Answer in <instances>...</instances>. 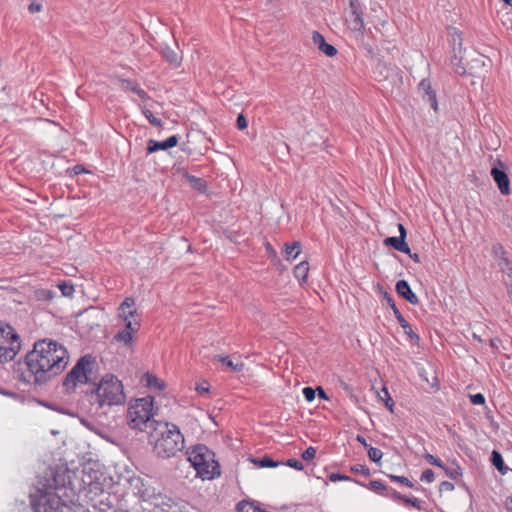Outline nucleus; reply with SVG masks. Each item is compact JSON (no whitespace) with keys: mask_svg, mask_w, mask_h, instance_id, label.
<instances>
[{"mask_svg":"<svg viewBox=\"0 0 512 512\" xmlns=\"http://www.w3.org/2000/svg\"><path fill=\"white\" fill-rule=\"evenodd\" d=\"M302 392L306 401L312 402L315 399L316 390H314L312 387H305L303 388Z\"/></svg>","mask_w":512,"mask_h":512,"instance_id":"47","label":"nucleus"},{"mask_svg":"<svg viewBox=\"0 0 512 512\" xmlns=\"http://www.w3.org/2000/svg\"><path fill=\"white\" fill-rule=\"evenodd\" d=\"M491 253L493 258L496 260L498 267L500 270L508 265L512 264L511 260L508 257V252L505 250L502 244L495 243L492 245Z\"/></svg>","mask_w":512,"mask_h":512,"instance_id":"14","label":"nucleus"},{"mask_svg":"<svg viewBox=\"0 0 512 512\" xmlns=\"http://www.w3.org/2000/svg\"><path fill=\"white\" fill-rule=\"evenodd\" d=\"M88 396L90 403L97 405L96 409L105 405H122L126 400L123 384L114 375L103 378Z\"/></svg>","mask_w":512,"mask_h":512,"instance_id":"5","label":"nucleus"},{"mask_svg":"<svg viewBox=\"0 0 512 512\" xmlns=\"http://www.w3.org/2000/svg\"><path fill=\"white\" fill-rule=\"evenodd\" d=\"M368 488L375 493L385 496L387 486L384 485L380 480H372L368 484Z\"/></svg>","mask_w":512,"mask_h":512,"instance_id":"33","label":"nucleus"},{"mask_svg":"<svg viewBox=\"0 0 512 512\" xmlns=\"http://www.w3.org/2000/svg\"><path fill=\"white\" fill-rule=\"evenodd\" d=\"M450 64L456 74L464 76L468 73L467 68L462 63V57H459L457 53H454V55L451 57Z\"/></svg>","mask_w":512,"mask_h":512,"instance_id":"24","label":"nucleus"},{"mask_svg":"<svg viewBox=\"0 0 512 512\" xmlns=\"http://www.w3.org/2000/svg\"><path fill=\"white\" fill-rule=\"evenodd\" d=\"M68 475L65 471L49 468L45 471L44 476L37 481V493L31 494V506L34 512H58V509L51 505L52 498H57L61 505L68 506L61 499L59 491L66 488Z\"/></svg>","mask_w":512,"mask_h":512,"instance_id":"2","label":"nucleus"},{"mask_svg":"<svg viewBox=\"0 0 512 512\" xmlns=\"http://www.w3.org/2000/svg\"><path fill=\"white\" fill-rule=\"evenodd\" d=\"M178 141H179V137L177 135H172L164 141H157L154 139H150L147 142V148H146L147 154H152L159 150H167V149L173 148V147L177 146Z\"/></svg>","mask_w":512,"mask_h":512,"instance_id":"10","label":"nucleus"},{"mask_svg":"<svg viewBox=\"0 0 512 512\" xmlns=\"http://www.w3.org/2000/svg\"><path fill=\"white\" fill-rule=\"evenodd\" d=\"M383 297H384V299L386 300V302H387V304L389 305V307L392 309V311H393V313H394L395 317L400 316L401 312H400V311H399V309L397 308V306H396V304H395V301H394V299L392 298V296H391L388 292L384 291V292H383Z\"/></svg>","mask_w":512,"mask_h":512,"instance_id":"39","label":"nucleus"},{"mask_svg":"<svg viewBox=\"0 0 512 512\" xmlns=\"http://www.w3.org/2000/svg\"><path fill=\"white\" fill-rule=\"evenodd\" d=\"M443 471L445 472L446 476H448L452 480H456L457 478L462 476V470L460 466L456 464H453L452 466L446 465Z\"/></svg>","mask_w":512,"mask_h":512,"instance_id":"31","label":"nucleus"},{"mask_svg":"<svg viewBox=\"0 0 512 512\" xmlns=\"http://www.w3.org/2000/svg\"><path fill=\"white\" fill-rule=\"evenodd\" d=\"M435 479V475L432 469H426L422 472L420 480L422 482L432 483Z\"/></svg>","mask_w":512,"mask_h":512,"instance_id":"44","label":"nucleus"},{"mask_svg":"<svg viewBox=\"0 0 512 512\" xmlns=\"http://www.w3.org/2000/svg\"><path fill=\"white\" fill-rule=\"evenodd\" d=\"M312 40L314 45L326 56L334 57L337 54V49L333 45L327 43L324 36L320 32L314 31Z\"/></svg>","mask_w":512,"mask_h":512,"instance_id":"13","label":"nucleus"},{"mask_svg":"<svg viewBox=\"0 0 512 512\" xmlns=\"http://www.w3.org/2000/svg\"><path fill=\"white\" fill-rule=\"evenodd\" d=\"M214 360L221 362L232 372H241L244 368L243 362L234 363L229 356L215 355Z\"/></svg>","mask_w":512,"mask_h":512,"instance_id":"18","label":"nucleus"},{"mask_svg":"<svg viewBox=\"0 0 512 512\" xmlns=\"http://www.w3.org/2000/svg\"><path fill=\"white\" fill-rule=\"evenodd\" d=\"M132 339L133 336L129 334V331L121 330L114 335V340L116 342H121L126 346L131 345Z\"/></svg>","mask_w":512,"mask_h":512,"instance_id":"32","label":"nucleus"},{"mask_svg":"<svg viewBox=\"0 0 512 512\" xmlns=\"http://www.w3.org/2000/svg\"><path fill=\"white\" fill-rule=\"evenodd\" d=\"M395 318L397 319L401 328L404 330L405 334L415 343H418L420 341L419 335L412 330L411 325L406 321L404 316L400 314V316H397Z\"/></svg>","mask_w":512,"mask_h":512,"instance_id":"22","label":"nucleus"},{"mask_svg":"<svg viewBox=\"0 0 512 512\" xmlns=\"http://www.w3.org/2000/svg\"><path fill=\"white\" fill-rule=\"evenodd\" d=\"M187 460L191 463L203 480L214 479L220 476V465L215 460V453L210 450L207 446L199 444L196 445L192 450L187 451Z\"/></svg>","mask_w":512,"mask_h":512,"instance_id":"6","label":"nucleus"},{"mask_svg":"<svg viewBox=\"0 0 512 512\" xmlns=\"http://www.w3.org/2000/svg\"><path fill=\"white\" fill-rule=\"evenodd\" d=\"M491 176L496 182L501 194L508 195L510 193V180L507 173L503 169L493 167L491 169Z\"/></svg>","mask_w":512,"mask_h":512,"instance_id":"11","label":"nucleus"},{"mask_svg":"<svg viewBox=\"0 0 512 512\" xmlns=\"http://www.w3.org/2000/svg\"><path fill=\"white\" fill-rule=\"evenodd\" d=\"M143 379L145 380L146 385L150 389L162 391L166 388V384L163 380L159 379L158 377L149 372L144 374Z\"/></svg>","mask_w":512,"mask_h":512,"instance_id":"19","label":"nucleus"},{"mask_svg":"<svg viewBox=\"0 0 512 512\" xmlns=\"http://www.w3.org/2000/svg\"><path fill=\"white\" fill-rule=\"evenodd\" d=\"M349 10L350 14H356L357 17H359V12H363L361 4L358 0L349 1Z\"/></svg>","mask_w":512,"mask_h":512,"instance_id":"43","label":"nucleus"},{"mask_svg":"<svg viewBox=\"0 0 512 512\" xmlns=\"http://www.w3.org/2000/svg\"><path fill=\"white\" fill-rule=\"evenodd\" d=\"M329 480L332 482H336V481H350L352 479H351V477L344 475V474L332 473L329 476Z\"/></svg>","mask_w":512,"mask_h":512,"instance_id":"50","label":"nucleus"},{"mask_svg":"<svg viewBox=\"0 0 512 512\" xmlns=\"http://www.w3.org/2000/svg\"><path fill=\"white\" fill-rule=\"evenodd\" d=\"M480 67H485V61H484V57L482 55H478L476 58L472 59L471 62L469 63V66L467 68V71L469 75H475L476 74V69L477 68H480Z\"/></svg>","mask_w":512,"mask_h":512,"instance_id":"30","label":"nucleus"},{"mask_svg":"<svg viewBox=\"0 0 512 512\" xmlns=\"http://www.w3.org/2000/svg\"><path fill=\"white\" fill-rule=\"evenodd\" d=\"M120 87L123 90L132 91L137 94L141 99L146 100L149 98L148 94L136 82L130 79H120Z\"/></svg>","mask_w":512,"mask_h":512,"instance_id":"16","label":"nucleus"},{"mask_svg":"<svg viewBox=\"0 0 512 512\" xmlns=\"http://www.w3.org/2000/svg\"><path fill=\"white\" fill-rule=\"evenodd\" d=\"M395 289L397 294L410 304L417 305L419 303L417 295L412 291L409 283L406 280L397 281Z\"/></svg>","mask_w":512,"mask_h":512,"instance_id":"12","label":"nucleus"},{"mask_svg":"<svg viewBox=\"0 0 512 512\" xmlns=\"http://www.w3.org/2000/svg\"><path fill=\"white\" fill-rule=\"evenodd\" d=\"M505 508L508 512H512V497H508L505 501Z\"/></svg>","mask_w":512,"mask_h":512,"instance_id":"61","label":"nucleus"},{"mask_svg":"<svg viewBox=\"0 0 512 512\" xmlns=\"http://www.w3.org/2000/svg\"><path fill=\"white\" fill-rule=\"evenodd\" d=\"M455 488L454 484L452 482H449V481H443L440 483L439 485V492L440 493H443V492H451L453 491Z\"/></svg>","mask_w":512,"mask_h":512,"instance_id":"49","label":"nucleus"},{"mask_svg":"<svg viewBox=\"0 0 512 512\" xmlns=\"http://www.w3.org/2000/svg\"><path fill=\"white\" fill-rule=\"evenodd\" d=\"M405 504L412 505L413 507L420 509V500L416 497H405L402 500Z\"/></svg>","mask_w":512,"mask_h":512,"instance_id":"52","label":"nucleus"},{"mask_svg":"<svg viewBox=\"0 0 512 512\" xmlns=\"http://www.w3.org/2000/svg\"><path fill=\"white\" fill-rule=\"evenodd\" d=\"M149 443L157 458L177 457L185 447V439L179 427L169 422H160L150 430Z\"/></svg>","mask_w":512,"mask_h":512,"instance_id":"3","label":"nucleus"},{"mask_svg":"<svg viewBox=\"0 0 512 512\" xmlns=\"http://www.w3.org/2000/svg\"><path fill=\"white\" fill-rule=\"evenodd\" d=\"M316 448L309 446L306 450H304L301 454V457L304 461H311L315 458L316 455Z\"/></svg>","mask_w":512,"mask_h":512,"instance_id":"42","label":"nucleus"},{"mask_svg":"<svg viewBox=\"0 0 512 512\" xmlns=\"http://www.w3.org/2000/svg\"><path fill=\"white\" fill-rule=\"evenodd\" d=\"M398 229H399V234H400L399 237H402L403 240H405L406 236H407V231H406L405 227L402 224H399Z\"/></svg>","mask_w":512,"mask_h":512,"instance_id":"59","label":"nucleus"},{"mask_svg":"<svg viewBox=\"0 0 512 512\" xmlns=\"http://www.w3.org/2000/svg\"><path fill=\"white\" fill-rule=\"evenodd\" d=\"M499 343H500V339L499 338H493V339H491L489 341V345L493 349H498Z\"/></svg>","mask_w":512,"mask_h":512,"instance_id":"58","label":"nucleus"},{"mask_svg":"<svg viewBox=\"0 0 512 512\" xmlns=\"http://www.w3.org/2000/svg\"><path fill=\"white\" fill-rule=\"evenodd\" d=\"M125 322V328L124 331H129V334L133 336L135 332H137L140 328V321L139 320H124Z\"/></svg>","mask_w":512,"mask_h":512,"instance_id":"36","label":"nucleus"},{"mask_svg":"<svg viewBox=\"0 0 512 512\" xmlns=\"http://www.w3.org/2000/svg\"><path fill=\"white\" fill-rule=\"evenodd\" d=\"M309 271V263L307 261H301L294 268V276L301 281H306Z\"/></svg>","mask_w":512,"mask_h":512,"instance_id":"27","label":"nucleus"},{"mask_svg":"<svg viewBox=\"0 0 512 512\" xmlns=\"http://www.w3.org/2000/svg\"><path fill=\"white\" fill-rule=\"evenodd\" d=\"M20 348L19 335L14 328L0 323V363L12 361Z\"/></svg>","mask_w":512,"mask_h":512,"instance_id":"7","label":"nucleus"},{"mask_svg":"<svg viewBox=\"0 0 512 512\" xmlns=\"http://www.w3.org/2000/svg\"><path fill=\"white\" fill-rule=\"evenodd\" d=\"M424 459L431 465H435V464H438V461L440 458H438L430 453H426V454H424Z\"/></svg>","mask_w":512,"mask_h":512,"instance_id":"57","label":"nucleus"},{"mask_svg":"<svg viewBox=\"0 0 512 512\" xmlns=\"http://www.w3.org/2000/svg\"><path fill=\"white\" fill-rule=\"evenodd\" d=\"M385 496L397 501H402L404 499L403 495H401L399 492H397L395 489L391 487H387Z\"/></svg>","mask_w":512,"mask_h":512,"instance_id":"46","label":"nucleus"},{"mask_svg":"<svg viewBox=\"0 0 512 512\" xmlns=\"http://www.w3.org/2000/svg\"><path fill=\"white\" fill-rule=\"evenodd\" d=\"M357 441L363 445L364 448L368 450L369 444L367 443L366 439L362 435H357Z\"/></svg>","mask_w":512,"mask_h":512,"instance_id":"60","label":"nucleus"},{"mask_svg":"<svg viewBox=\"0 0 512 512\" xmlns=\"http://www.w3.org/2000/svg\"><path fill=\"white\" fill-rule=\"evenodd\" d=\"M391 481L401 483L409 488H415L418 489V487H415L414 484L405 476H397L390 474L388 475Z\"/></svg>","mask_w":512,"mask_h":512,"instance_id":"38","label":"nucleus"},{"mask_svg":"<svg viewBox=\"0 0 512 512\" xmlns=\"http://www.w3.org/2000/svg\"><path fill=\"white\" fill-rule=\"evenodd\" d=\"M349 27L353 31L362 32L364 30L363 12H359V17L356 14H350Z\"/></svg>","mask_w":512,"mask_h":512,"instance_id":"26","label":"nucleus"},{"mask_svg":"<svg viewBox=\"0 0 512 512\" xmlns=\"http://www.w3.org/2000/svg\"><path fill=\"white\" fill-rule=\"evenodd\" d=\"M462 34L458 30L454 29L451 33V46L454 53H461L462 50Z\"/></svg>","mask_w":512,"mask_h":512,"instance_id":"28","label":"nucleus"},{"mask_svg":"<svg viewBox=\"0 0 512 512\" xmlns=\"http://www.w3.org/2000/svg\"><path fill=\"white\" fill-rule=\"evenodd\" d=\"M503 273H505L509 278V285L508 287H512V264L508 265L507 267H504L501 269Z\"/></svg>","mask_w":512,"mask_h":512,"instance_id":"55","label":"nucleus"},{"mask_svg":"<svg viewBox=\"0 0 512 512\" xmlns=\"http://www.w3.org/2000/svg\"><path fill=\"white\" fill-rule=\"evenodd\" d=\"M236 125L239 130H244L247 128L248 122L243 114L238 115Z\"/></svg>","mask_w":512,"mask_h":512,"instance_id":"51","label":"nucleus"},{"mask_svg":"<svg viewBox=\"0 0 512 512\" xmlns=\"http://www.w3.org/2000/svg\"><path fill=\"white\" fill-rule=\"evenodd\" d=\"M68 363L69 354L64 345L49 338L38 340L25 356L27 370L22 373L23 380L42 386L61 374Z\"/></svg>","mask_w":512,"mask_h":512,"instance_id":"1","label":"nucleus"},{"mask_svg":"<svg viewBox=\"0 0 512 512\" xmlns=\"http://www.w3.org/2000/svg\"><path fill=\"white\" fill-rule=\"evenodd\" d=\"M470 401L474 405H483L485 404V397L482 393H476L470 395Z\"/></svg>","mask_w":512,"mask_h":512,"instance_id":"48","label":"nucleus"},{"mask_svg":"<svg viewBox=\"0 0 512 512\" xmlns=\"http://www.w3.org/2000/svg\"><path fill=\"white\" fill-rule=\"evenodd\" d=\"M367 452H368L369 459L375 463H378L383 456V453L380 449L372 447V446H369Z\"/></svg>","mask_w":512,"mask_h":512,"instance_id":"37","label":"nucleus"},{"mask_svg":"<svg viewBox=\"0 0 512 512\" xmlns=\"http://www.w3.org/2000/svg\"><path fill=\"white\" fill-rule=\"evenodd\" d=\"M135 316H137V310L133 307V308L129 309L128 314H127V319L132 320Z\"/></svg>","mask_w":512,"mask_h":512,"instance_id":"62","label":"nucleus"},{"mask_svg":"<svg viewBox=\"0 0 512 512\" xmlns=\"http://www.w3.org/2000/svg\"><path fill=\"white\" fill-rule=\"evenodd\" d=\"M195 389L199 394L207 393L209 392V384L207 382H202L198 384Z\"/></svg>","mask_w":512,"mask_h":512,"instance_id":"54","label":"nucleus"},{"mask_svg":"<svg viewBox=\"0 0 512 512\" xmlns=\"http://www.w3.org/2000/svg\"><path fill=\"white\" fill-rule=\"evenodd\" d=\"M418 94L421 99L428 103L429 106L435 111H438V101L436 90L432 87L431 81L428 78H424L420 81L417 87Z\"/></svg>","mask_w":512,"mask_h":512,"instance_id":"9","label":"nucleus"},{"mask_svg":"<svg viewBox=\"0 0 512 512\" xmlns=\"http://www.w3.org/2000/svg\"><path fill=\"white\" fill-rule=\"evenodd\" d=\"M160 53L162 57L173 67H179L181 65V58L178 53L171 47L164 45L161 47Z\"/></svg>","mask_w":512,"mask_h":512,"instance_id":"17","label":"nucleus"},{"mask_svg":"<svg viewBox=\"0 0 512 512\" xmlns=\"http://www.w3.org/2000/svg\"><path fill=\"white\" fill-rule=\"evenodd\" d=\"M378 397L381 401H383L385 403V406L386 408L391 412L393 413V407H394V401L393 399L391 398L389 392H388V389L383 386L381 391L378 392Z\"/></svg>","mask_w":512,"mask_h":512,"instance_id":"29","label":"nucleus"},{"mask_svg":"<svg viewBox=\"0 0 512 512\" xmlns=\"http://www.w3.org/2000/svg\"><path fill=\"white\" fill-rule=\"evenodd\" d=\"M154 397L146 396L130 403L127 410V423L131 429L149 434L156 424L160 423L153 419Z\"/></svg>","mask_w":512,"mask_h":512,"instance_id":"4","label":"nucleus"},{"mask_svg":"<svg viewBox=\"0 0 512 512\" xmlns=\"http://www.w3.org/2000/svg\"><path fill=\"white\" fill-rule=\"evenodd\" d=\"M135 306V300L132 297H126L118 308V316L123 320L127 319L129 309Z\"/></svg>","mask_w":512,"mask_h":512,"instance_id":"25","label":"nucleus"},{"mask_svg":"<svg viewBox=\"0 0 512 512\" xmlns=\"http://www.w3.org/2000/svg\"><path fill=\"white\" fill-rule=\"evenodd\" d=\"M316 391H318V395L321 399H326V400L328 399L325 391L323 390V388L321 386H319Z\"/></svg>","mask_w":512,"mask_h":512,"instance_id":"64","label":"nucleus"},{"mask_svg":"<svg viewBox=\"0 0 512 512\" xmlns=\"http://www.w3.org/2000/svg\"><path fill=\"white\" fill-rule=\"evenodd\" d=\"M58 287L61 290L63 296H72L75 291L74 286L67 282L60 283Z\"/></svg>","mask_w":512,"mask_h":512,"instance_id":"41","label":"nucleus"},{"mask_svg":"<svg viewBox=\"0 0 512 512\" xmlns=\"http://www.w3.org/2000/svg\"><path fill=\"white\" fill-rule=\"evenodd\" d=\"M384 245L392 247L399 252L410 254V247L406 243V240H403L402 237H387L384 239Z\"/></svg>","mask_w":512,"mask_h":512,"instance_id":"15","label":"nucleus"},{"mask_svg":"<svg viewBox=\"0 0 512 512\" xmlns=\"http://www.w3.org/2000/svg\"><path fill=\"white\" fill-rule=\"evenodd\" d=\"M90 356L81 357L73 368L63 378V387L67 392L73 391L78 383H86L88 381V370L86 365L91 363Z\"/></svg>","mask_w":512,"mask_h":512,"instance_id":"8","label":"nucleus"},{"mask_svg":"<svg viewBox=\"0 0 512 512\" xmlns=\"http://www.w3.org/2000/svg\"><path fill=\"white\" fill-rule=\"evenodd\" d=\"M142 113L151 125H153L155 127L162 126V124H163L162 120L160 118L155 117L149 109L143 108Z\"/></svg>","mask_w":512,"mask_h":512,"instance_id":"35","label":"nucleus"},{"mask_svg":"<svg viewBox=\"0 0 512 512\" xmlns=\"http://www.w3.org/2000/svg\"><path fill=\"white\" fill-rule=\"evenodd\" d=\"M492 465L502 474L505 475L509 468L505 465L501 453L497 450H493L490 456Z\"/></svg>","mask_w":512,"mask_h":512,"instance_id":"21","label":"nucleus"},{"mask_svg":"<svg viewBox=\"0 0 512 512\" xmlns=\"http://www.w3.org/2000/svg\"><path fill=\"white\" fill-rule=\"evenodd\" d=\"M51 502V505H55L54 507L56 508V510L58 509V512H70V509L61 505L57 498H52ZM44 512H46V510Z\"/></svg>","mask_w":512,"mask_h":512,"instance_id":"53","label":"nucleus"},{"mask_svg":"<svg viewBox=\"0 0 512 512\" xmlns=\"http://www.w3.org/2000/svg\"><path fill=\"white\" fill-rule=\"evenodd\" d=\"M281 464L287 465V466L294 468L296 470H299V471L304 469L303 463L300 460H297L294 458L288 459L286 463L281 462Z\"/></svg>","mask_w":512,"mask_h":512,"instance_id":"45","label":"nucleus"},{"mask_svg":"<svg viewBox=\"0 0 512 512\" xmlns=\"http://www.w3.org/2000/svg\"><path fill=\"white\" fill-rule=\"evenodd\" d=\"M41 10H42V5L40 3L32 2L28 6V11L30 13H37V12H40Z\"/></svg>","mask_w":512,"mask_h":512,"instance_id":"56","label":"nucleus"},{"mask_svg":"<svg viewBox=\"0 0 512 512\" xmlns=\"http://www.w3.org/2000/svg\"><path fill=\"white\" fill-rule=\"evenodd\" d=\"M409 257L416 263H420L421 262V259H420V256L417 254V253H412L410 251V254H408Z\"/></svg>","mask_w":512,"mask_h":512,"instance_id":"63","label":"nucleus"},{"mask_svg":"<svg viewBox=\"0 0 512 512\" xmlns=\"http://www.w3.org/2000/svg\"><path fill=\"white\" fill-rule=\"evenodd\" d=\"M249 460L257 467L260 468H274L281 464V462L273 460L270 456L264 455L263 457L249 458Z\"/></svg>","mask_w":512,"mask_h":512,"instance_id":"20","label":"nucleus"},{"mask_svg":"<svg viewBox=\"0 0 512 512\" xmlns=\"http://www.w3.org/2000/svg\"><path fill=\"white\" fill-rule=\"evenodd\" d=\"M350 471L355 474H361L363 476H370V469L366 465L356 464L351 466Z\"/></svg>","mask_w":512,"mask_h":512,"instance_id":"40","label":"nucleus"},{"mask_svg":"<svg viewBox=\"0 0 512 512\" xmlns=\"http://www.w3.org/2000/svg\"><path fill=\"white\" fill-rule=\"evenodd\" d=\"M284 252L287 260L296 259L301 252V243L298 241L286 243Z\"/></svg>","mask_w":512,"mask_h":512,"instance_id":"23","label":"nucleus"},{"mask_svg":"<svg viewBox=\"0 0 512 512\" xmlns=\"http://www.w3.org/2000/svg\"><path fill=\"white\" fill-rule=\"evenodd\" d=\"M54 291L49 289L36 290L35 296L38 301H50L54 298Z\"/></svg>","mask_w":512,"mask_h":512,"instance_id":"34","label":"nucleus"}]
</instances>
